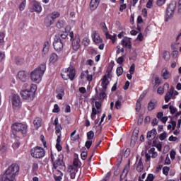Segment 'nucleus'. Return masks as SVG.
<instances>
[{
    "label": "nucleus",
    "instance_id": "obj_7",
    "mask_svg": "<svg viewBox=\"0 0 181 181\" xmlns=\"http://www.w3.org/2000/svg\"><path fill=\"white\" fill-rule=\"evenodd\" d=\"M177 3L176 1H172L168 4L166 9L165 21L168 22L169 19H172L175 15V11L176 10Z\"/></svg>",
    "mask_w": 181,
    "mask_h": 181
},
{
    "label": "nucleus",
    "instance_id": "obj_59",
    "mask_svg": "<svg viewBox=\"0 0 181 181\" xmlns=\"http://www.w3.org/2000/svg\"><path fill=\"white\" fill-rule=\"evenodd\" d=\"M165 2H166V0H158L157 5L158 6H162V5H163V4H165Z\"/></svg>",
    "mask_w": 181,
    "mask_h": 181
},
{
    "label": "nucleus",
    "instance_id": "obj_50",
    "mask_svg": "<svg viewBox=\"0 0 181 181\" xmlns=\"http://www.w3.org/2000/svg\"><path fill=\"white\" fill-rule=\"evenodd\" d=\"M91 145H93V141H87L85 144V146L87 149H90V148H91Z\"/></svg>",
    "mask_w": 181,
    "mask_h": 181
},
{
    "label": "nucleus",
    "instance_id": "obj_15",
    "mask_svg": "<svg viewBox=\"0 0 181 181\" xmlns=\"http://www.w3.org/2000/svg\"><path fill=\"white\" fill-rule=\"evenodd\" d=\"M156 134L158 132H156V129H153L151 131L148 132L147 133V139L148 141H152V139H155L156 138Z\"/></svg>",
    "mask_w": 181,
    "mask_h": 181
},
{
    "label": "nucleus",
    "instance_id": "obj_62",
    "mask_svg": "<svg viewBox=\"0 0 181 181\" xmlns=\"http://www.w3.org/2000/svg\"><path fill=\"white\" fill-rule=\"evenodd\" d=\"M155 83H156V86H159V84H160V79H159L158 76H156Z\"/></svg>",
    "mask_w": 181,
    "mask_h": 181
},
{
    "label": "nucleus",
    "instance_id": "obj_32",
    "mask_svg": "<svg viewBox=\"0 0 181 181\" xmlns=\"http://www.w3.org/2000/svg\"><path fill=\"white\" fill-rule=\"evenodd\" d=\"M149 153H151V158H153V159H155V158H156L158 156V153L155 152V148H151L149 151H148Z\"/></svg>",
    "mask_w": 181,
    "mask_h": 181
},
{
    "label": "nucleus",
    "instance_id": "obj_34",
    "mask_svg": "<svg viewBox=\"0 0 181 181\" xmlns=\"http://www.w3.org/2000/svg\"><path fill=\"white\" fill-rule=\"evenodd\" d=\"M64 27V21L63 20H59L57 23V28L58 29H62V28Z\"/></svg>",
    "mask_w": 181,
    "mask_h": 181
},
{
    "label": "nucleus",
    "instance_id": "obj_40",
    "mask_svg": "<svg viewBox=\"0 0 181 181\" xmlns=\"http://www.w3.org/2000/svg\"><path fill=\"white\" fill-rule=\"evenodd\" d=\"M25 6H26V1L24 0L21 2V4L19 6L20 11H23V9H25Z\"/></svg>",
    "mask_w": 181,
    "mask_h": 181
},
{
    "label": "nucleus",
    "instance_id": "obj_1",
    "mask_svg": "<svg viewBox=\"0 0 181 181\" xmlns=\"http://www.w3.org/2000/svg\"><path fill=\"white\" fill-rule=\"evenodd\" d=\"M18 172H19V165L17 164H12L4 173L1 178V181H16L15 176H16Z\"/></svg>",
    "mask_w": 181,
    "mask_h": 181
},
{
    "label": "nucleus",
    "instance_id": "obj_5",
    "mask_svg": "<svg viewBox=\"0 0 181 181\" xmlns=\"http://www.w3.org/2000/svg\"><path fill=\"white\" fill-rule=\"evenodd\" d=\"M51 161L53 164L54 169H57L59 166L64 168V163L63 162V156L51 153Z\"/></svg>",
    "mask_w": 181,
    "mask_h": 181
},
{
    "label": "nucleus",
    "instance_id": "obj_35",
    "mask_svg": "<svg viewBox=\"0 0 181 181\" xmlns=\"http://www.w3.org/2000/svg\"><path fill=\"white\" fill-rule=\"evenodd\" d=\"M87 138L88 141H91V139H94V132L90 131L89 132L87 133Z\"/></svg>",
    "mask_w": 181,
    "mask_h": 181
},
{
    "label": "nucleus",
    "instance_id": "obj_17",
    "mask_svg": "<svg viewBox=\"0 0 181 181\" xmlns=\"http://www.w3.org/2000/svg\"><path fill=\"white\" fill-rule=\"evenodd\" d=\"M54 23V21L52 18V16L47 15L45 18V25L47 28L52 26Z\"/></svg>",
    "mask_w": 181,
    "mask_h": 181
},
{
    "label": "nucleus",
    "instance_id": "obj_46",
    "mask_svg": "<svg viewBox=\"0 0 181 181\" xmlns=\"http://www.w3.org/2000/svg\"><path fill=\"white\" fill-rule=\"evenodd\" d=\"M166 136H168V134L166 133V132H164L163 134L160 135V140L163 141L166 139Z\"/></svg>",
    "mask_w": 181,
    "mask_h": 181
},
{
    "label": "nucleus",
    "instance_id": "obj_23",
    "mask_svg": "<svg viewBox=\"0 0 181 181\" xmlns=\"http://www.w3.org/2000/svg\"><path fill=\"white\" fill-rule=\"evenodd\" d=\"M93 42L96 43V45L98 43H101V42H103V40H101V38L100 37V35H98L95 32L93 33Z\"/></svg>",
    "mask_w": 181,
    "mask_h": 181
},
{
    "label": "nucleus",
    "instance_id": "obj_21",
    "mask_svg": "<svg viewBox=\"0 0 181 181\" xmlns=\"http://www.w3.org/2000/svg\"><path fill=\"white\" fill-rule=\"evenodd\" d=\"M156 107V100H151L148 104V111H153Z\"/></svg>",
    "mask_w": 181,
    "mask_h": 181
},
{
    "label": "nucleus",
    "instance_id": "obj_18",
    "mask_svg": "<svg viewBox=\"0 0 181 181\" xmlns=\"http://www.w3.org/2000/svg\"><path fill=\"white\" fill-rule=\"evenodd\" d=\"M174 90H175V88H173V86H172L170 88V89L169 90V91L167 93V94L165 96V103H169V101H170V98H172V97H173Z\"/></svg>",
    "mask_w": 181,
    "mask_h": 181
},
{
    "label": "nucleus",
    "instance_id": "obj_57",
    "mask_svg": "<svg viewBox=\"0 0 181 181\" xmlns=\"http://www.w3.org/2000/svg\"><path fill=\"white\" fill-rule=\"evenodd\" d=\"M134 72H135V65H134V64H132V65L130 66L129 73H130L131 74H134Z\"/></svg>",
    "mask_w": 181,
    "mask_h": 181
},
{
    "label": "nucleus",
    "instance_id": "obj_9",
    "mask_svg": "<svg viewBox=\"0 0 181 181\" xmlns=\"http://www.w3.org/2000/svg\"><path fill=\"white\" fill-rule=\"evenodd\" d=\"M31 156L36 159H40L45 156V150L42 147H35L31 149Z\"/></svg>",
    "mask_w": 181,
    "mask_h": 181
},
{
    "label": "nucleus",
    "instance_id": "obj_30",
    "mask_svg": "<svg viewBox=\"0 0 181 181\" xmlns=\"http://www.w3.org/2000/svg\"><path fill=\"white\" fill-rule=\"evenodd\" d=\"M68 170L69 172H70V173H76L78 172V169L77 167L73 166V165H69L68 168Z\"/></svg>",
    "mask_w": 181,
    "mask_h": 181
},
{
    "label": "nucleus",
    "instance_id": "obj_14",
    "mask_svg": "<svg viewBox=\"0 0 181 181\" xmlns=\"http://www.w3.org/2000/svg\"><path fill=\"white\" fill-rule=\"evenodd\" d=\"M18 77L21 81H26L29 79V76L25 71H20L18 74Z\"/></svg>",
    "mask_w": 181,
    "mask_h": 181
},
{
    "label": "nucleus",
    "instance_id": "obj_20",
    "mask_svg": "<svg viewBox=\"0 0 181 181\" xmlns=\"http://www.w3.org/2000/svg\"><path fill=\"white\" fill-rule=\"evenodd\" d=\"M108 84H110V81L107 78V76L105 75L102 78V83H101V86L103 87L104 91H106L107 86H108Z\"/></svg>",
    "mask_w": 181,
    "mask_h": 181
},
{
    "label": "nucleus",
    "instance_id": "obj_28",
    "mask_svg": "<svg viewBox=\"0 0 181 181\" xmlns=\"http://www.w3.org/2000/svg\"><path fill=\"white\" fill-rule=\"evenodd\" d=\"M161 76L163 77L165 80H168V78H169L170 73L168 71L167 69H163Z\"/></svg>",
    "mask_w": 181,
    "mask_h": 181
},
{
    "label": "nucleus",
    "instance_id": "obj_43",
    "mask_svg": "<svg viewBox=\"0 0 181 181\" xmlns=\"http://www.w3.org/2000/svg\"><path fill=\"white\" fill-rule=\"evenodd\" d=\"M82 43L84 45V46H88V45H90V40L87 37H85L83 39Z\"/></svg>",
    "mask_w": 181,
    "mask_h": 181
},
{
    "label": "nucleus",
    "instance_id": "obj_64",
    "mask_svg": "<svg viewBox=\"0 0 181 181\" xmlns=\"http://www.w3.org/2000/svg\"><path fill=\"white\" fill-rule=\"evenodd\" d=\"M163 117V112H160L157 114V118L158 119L161 120Z\"/></svg>",
    "mask_w": 181,
    "mask_h": 181
},
{
    "label": "nucleus",
    "instance_id": "obj_22",
    "mask_svg": "<svg viewBox=\"0 0 181 181\" xmlns=\"http://www.w3.org/2000/svg\"><path fill=\"white\" fill-rule=\"evenodd\" d=\"M33 124L35 125V128L36 129H38L39 128H40V127H42V119L40 117L35 118V119L33 122Z\"/></svg>",
    "mask_w": 181,
    "mask_h": 181
},
{
    "label": "nucleus",
    "instance_id": "obj_24",
    "mask_svg": "<svg viewBox=\"0 0 181 181\" xmlns=\"http://www.w3.org/2000/svg\"><path fill=\"white\" fill-rule=\"evenodd\" d=\"M122 101V95L118 96V100L115 102V108L117 110H120L121 108V103Z\"/></svg>",
    "mask_w": 181,
    "mask_h": 181
},
{
    "label": "nucleus",
    "instance_id": "obj_49",
    "mask_svg": "<svg viewBox=\"0 0 181 181\" xmlns=\"http://www.w3.org/2000/svg\"><path fill=\"white\" fill-rule=\"evenodd\" d=\"M131 153V149L127 148L124 151V158H128Z\"/></svg>",
    "mask_w": 181,
    "mask_h": 181
},
{
    "label": "nucleus",
    "instance_id": "obj_45",
    "mask_svg": "<svg viewBox=\"0 0 181 181\" xmlns=\"http://www.w3.org/2000/svg\"><path fill=\"white\" fill-rule=\"evenodd\" d=\"M59 111H60V107H59V105L55 104L54 106V109L52 110V112L57 113V112H59Z\"/></svg>",
    "mask_w": 181,
    "mask_h": 181
},
{
    "label": "nucleus",
    "instance_id": "obj_36",
    "mask_svg": "<svg viewBox=\"0 0 181 181\" xmlns=\"http://www.w3.org/2000/svg\"><path fill=\"white\" fill-rule=\"evenodd\" d=\"M116 73L117 76L119 77V76H122V73H124V69L122 68V66H119L117 69Z\"/></svg>",
    "mask_w": 181,
    "mask_h": 181
},
{
    "label": "nucleus",
    "instance_id": "obj_56",
    "mask_svg": "<svg viewBox=\"0 0 181 181\" xmlns=\"http://www.w3.org/2000/svg\"><path fill=\"white\" fill-rule=\"evenodd\" d=\"M33 168V171H36V170H37V169H39V165L36 163H34L33 164V168Z\"/></svg>",
    "mask_w": 181,
    "mask_h": 181
},
{
    "label": "nucleus",
    "instance_id": "obj_33",
    "mask_svg": "<svg viewBox=\"0 0 181 181\" xmlns=\"http://www.w3.org/2000/svg\"><path fill=\"white\" fill-rule=\"evenodd\" d=\"M100 26L102 29V30L105 33H107L108 32V28H107V25H105V23H101L100 24Z\"/></svg>",
    "mask_w": 181,
    "mask_h": 181
},
{
    "label": "nucleus",
    "instance_id": "obj_38",
    "mask_svg": "<svg viewBox=\"0 0 181 181\" xmlns=\"http://www.w3.org/2000/svg\"><path fill=\"white\" fill-rule=\"evenodd\" d=\"M16 63L18 66H21L25 63V59L23 58H18L16 59Z\"/></svg>",
    "mask_w": 181,
    "mask_h": 181
},
{
    "label": "nucleus",
    "instance_id": "obj_16",
    "mask_svg": "<svg viewBox=\"0 0 181 181\" xmlns=\"http://www.w3.org/2000/svg\"><path fill=\"white\" fill-rule=\"evenodd\" d=\"M67 32L62 31L55 36V39L63 42V40L67 38Z\"/></svg>",
    "mask_w": 181,
    "mask_h": 181
},
{
    "label": "nucleus",
    "instance_id": "obj_61",
    "mask_svg": "<svg viewBox=\"0 0 181 181\" xmlns=\"http://www.w3.org/2000/svg\"><path fill=\"white\" fill-rule=\"evenodd\" d=\"M147 181H153V174H148L147 179L146 180Z\"/></svg>",
    "mask_w": 181,
    "mask_h": 181
},
{
    "label": "nucleus",
    "instance_id": "obj_44",
    "mask_svg": "<svg viewBox=\"0 0 181 181\" xmlns=\"http://www.w3.org/2000/svg\"><path fill=\"white\" fill-rule=\"evenodd\" d=\"M163 59H165L166 62H168V60H169V57H170V56L169 55V52H164L163 54Z\"/></svg>",
    "mask_w": 181,
    "mask_h": 181
},
{
    "label": "nucleus",
    "instance_id": "obj_55",
    "mask_svg": "<svg viewBox=\"0 0 181 181\" xmlns=\"http://www.w3.org/2000/svg\"><path fill=\"white\" fill-rule=\"evenodd\" d=\"M100 126H96L95 127V129H96V134L98 135H100V134H101V130L103 129V127H99Z\"/></svg>",
    "mask_w": 181,
    "mask_h": 181
},
{
    "label": "nucleus",
    "instance_id": "obj_27",
    "mask_svg": "<svg viewBox=\"0 0 181 181\" xmlns=\"http://www.w3.org/2000/svg\"><path fill=\"white\" fill-rule=\"evenodd\" d=\"M105 35L106 39H110V40L112 41V43L115 42V39H117V35L114 34V35H111L108 32L106 33Z\"/></svg>",
    "mask_w": 181,
    "mask_h": 181
},
{
    "label": "nucleus",
    "instance_id": "obj_48",
    "mask_svg": "<svg viewBox=\"0 0 181 181\" xmlns=\"http://www.w3.org/2000/svg\"><path fill=\"white\" fill-rule=\"evenodd\" d=\"M81 156L83 160H86V159H87V151H82Z\"/></svg>",
    "mask_w": 181,
    "mask_h": 181
},
{
    "label": "nucleus",
    "instance_id": "obj_58",
    "mask_svg": "<svg viewBox=\"0 0 181 181\" xmlns=\"http://www.w3.org/2000/svg\"><path fill=\"white\" fill-rule=\"evenodd\" d=\"M5 59V52L0 51V63Z\"/></svg>",
    "mask_w": 181,
    "mask_h": 181
},
{
    "label": "nucleus",
    "instance_id": "obj_10",
    "mask_svg": "<svg viewBox=\"0 0 181 181\" xmlns=\"http://www.w3.org/2000/svg\"><path fill=\"white\" fill-rule=\"evenodd\" d=\"M11 103L13 110H19V108H21V105H22L21 97H19L18 95H13Z\"/></svg>",
    "mask_w": 181,
    "mask_h": 181
},
{
    "label": "nucleus",
    "instance_id": "obj_41",
    "mask_svg": "<svg viewBox=\"0 0 181 181\" xmlns=\"http://www.w3.org/2000/svg\"><path fill=\"white\" fill-rule=\"evenodd\" d=\"M170 169V168L169 167H167V166L164 167L163 168V175H165V176H168V175L169 174Z\"/></svg>",
    "mask_w": 181,
    "mask_h": 181
},
{
    "label": "nucleus",
    "instance_id": "obj_2",
    "mask_svg": "<svg viewBox=\"0 0 181 181\" xmlns=\"http://www.w3.org/2000/svg\"><path fill=\"white\" fill-rule=\"evenodd\" d=\"M11 129L13 131L11 134L13 138H18L21 136V135L25 136V135L28 134V125H26V124L14 123L11 127Z\"/></svg>",
    "mask_w": 181,
    "mask_h": 181
},
{
    "label": "nucleus",
    "instance_id": "obj_26",
    "mask_svg": "<svg viewBox=\"0 0 181 181\" xmlns=\"http://www.w3.org/2000/svg\"><path fill=\"white\" fill-rule=\"evenodd\" d=\"M49 15L51 16V18L54 22V21H56V19H57V18L60 17V13H59L57 11H54L52 13H49Z\"/></svg>",
    "mask_w": 181,
    "mask_h": 181
},
{
    "label": "nucleus",
    "instance_id": "obj_60",
    "mask_svg": "<svg viewBox=\"0 0 181 181\" xmlns=\"http://www.w3.org/2000/svg\"><path fill=\"white\" fill-rule=\"evenodd\" d=\"M157 93H158V94H160V95L163 94V93H164V89H163V88L160 86V87L158 88V90H157Z\"/></svg>",
    "mask_w": 181,
    "mask_h": 181
},
{
    "label": "nucleus",
    "instance_id": "obj_53",
    "mask_svg": "<svg viewBox=\"0 0 181 181\" xmlns=\"http://www.w3.org/2000/svg\"><path fill=\"white\" fill-rule=\"evenodd\" d=\"M117 63H118V64H122V63H124V57H119L117 59Z\"/></svg>",
    "mask_w": 181,
    "mask_h": 181
},
{
    "label": "nucleus",
    "instance_id": "obj_42",
    "mask_svg": "<svg viewBox=\"0 0 181 181\" xmlns=\"http://www.w3.org/2000/svg\"><path fill=\"white\" fill-rule=\"evenodd\" d=\"M136 112H139V111H141V102L139 100H137L136 103Z\"/></svg>",
    "mask_w": 181,
    "mask_h": 181
},
{
    "label": "nucleus",
    "instance_id": "obj_47",
    "mask_svg": "<svg viewBox=\"0 0 181 181\" xmlns=\"http://www.w3.org/2000/svg\"><path fill=\"white\" fill-rule=\"evenodd\" d=\"M106 96L107 95L105 94V90H104L103 89V91L101 92L99 95L100 100H104V98H105Z\"/></svg>",
    "mask_w": 181,
    "mask_h": 181
},
{
    "label": "nucleus",
    "instance_id": "obj_19",
    "mask_svg": "<svg viewBox=\"0 0 181 181\" xmlns=\"http://www.w3.org/2000/svg\"><path fill=\"white\" fill-rule=\"evenodd\" d=\"M100 0H91L90 3V8L92 11L97 9L98 5H100Z\"/></svg>",
    "mask_w": 181,
    "mask_h": 181
},
{
    "label": "nucleus",
    "instance_id": "obj_63",
    "mask_svg": "<svg viewBox=\"0 0 181 181\" xmlns=\"http://www.w3.org/2000/svg\"><path fill=\"white\" fill-rule=\"evenodd\" d=\"M110 177H111V173H107L105 178L103 179L102 181H108Z\"/></svg>",
    "mask_w": 181,
    "mask_h": 181
},
{
    "label": "nucleus",
    "instance_id": "obj_25",
    "mask_svg": "<svg viewBox=\"0 0 181 181\" xmlns=\"http://www.w3.org/2000/svg\"><path fill=\"white\" fill-rule=\"evenodd\" d=\"M58 94L57 95V98L58 100H63V96L64 95V89L59 88L57 90Z\"/></svg>",
    "mask_w": 181,
    "mask_h": 181
},
{
    "label": "nucleus",
    "instance_id": "obj_54",
    "mask_svg": "<svg viewBox=\"0 0 181 181\" xmlns=\"http://www.w3.org/2000/svg\"><path fill=\"white\" fill-rule=\"evenodd\" d=\"M170 156L171 159H175V156H176V152L173 150H172L170 153Z\"/></svg>",
    "mask_w": 181,
    "mask_h": 181
},
{
    "label": "nucleus",
    "instance_id": "obj_31",
    "mask_svg": "<svg viewBox=\"0 0 181 181\" xmlns=\"http://www.w3.org/2000/svg\"><path fill=\"white\" fill-rule=\"evenodd\" d=\"M44 54H46L49 52V42H45L44 44V47L42 49Z\"/></svg>",
    "mask_w": 181,
    "mask_h": 181
},
{
    "label": "nucleus",
    "instance_id": "obj_4",
    "mask_svg": "<svg viewBox=\"0 0 181 181\" xmlns=\"http://www.w3.org/2000/svg\"><path fill=\"white\" fill-rule=\"evenodd\" d=\"M35 93H36V85L30 84V88L23 90L21 92V94L23 100H28V101H32V100L35 98Z\"/></svg>",
    "mask_w": 181,
    "mask_h": 181
},
{
    "label": "nucleus",
    "instance_id": "obj_6",
    "mask_svg": "<svg viewBox=\"0 0 181 181\" xmlns=\"http://www.w3.org/2000/svg\"><path fill=\"white\" fill-rule=\"evenodd\" d=\"M61 76L64 80H69V78L73 81L74 80V77H76V69L74 66H69L62 71Z\"/></svg>",
    "mask_w": 181,
    "mask_h": 181
},
{
    "label": "nucleus",
    "instance_id": "obj_3",
    "mask_svg": "<svg viewBox=\"0 0 181 181\" xmlns=\"http://www.w3.org/2000/svg\"><path fill=\"white\" fill-rule=\"evenodd\" d=\"M46 71V64H41L37 68L31 72V80L34 83H40L42 77Z\"/></svg>",
    "mask_w": 181,
    "mask_h": 181
},
{
    "label": "nucleus",
    "instance_id": "obj_13",
    "mask_svg": "<svg viewBox=\"0 0 181 181\" xmlns=\"http://www.w3.org/2000/svg\"><path fill=\"white\" fill-rule=\"evenodd\" d=\"M122 45L124 47H128V49L132 48V45L131 44V38L128 37H125L124 39L122 40Z\"/></svg>",
    "mask_w": 181,
    "mask_h": 181
},
{
    "label": "nucleus",
    "instance_id": "obj_29",
    "mask_svg": "<svg viewBox=\"0 0 181 181\" xmlns=\"http://www.w3.org/2000/svg\"><path fill=\"white\" fill-rule=\"evenodd\" d=\"M58 57L55 53H52L49 57V62L50 63H56V61L57 60Z\"/></svg>",
    "mask_w": 181,
    "mask_h": 181
},
{
    "label": "nucleus",
    "instance_id": "obj_12",
    "mask_svg": "<svg viewBox=\"0 0 181 181\" xmlns=\"http://www.w3.org/2000/svg\"><path fill=\"white\" fill-rule=\"evenodd\" d=\"M31 5V12H42V6L36 1H33L30 3Z\"/></svg>",
    "mask_w": 181,
    "mask_h": 181
},
{
    "label": "nucleus",
    "instance_id": "obj_52",
    "mask_svg": "<svg viewBox=\"0 0 181 181\" xmlns=\"http://www.w3.org/2000/svg\"><path fill=\"white\" fill-rule=\"evenodd\" d=\"M170 111L171 112V114H175L176 113V111H177V109H176V107H173V106H170Z\"/></svg>",
    "mask_w": 181,
    "mask_h": 181
},
{
    "label": "nucleus",
    "instance_id": "obj_51",
    "mask_svg": "<svg viewBox=\"0 0 181 181\" xmlns=\"http://www.w3.org/2000/svg\"><path fill=\"white\" fill-rule=\"evenodd\" d=\"M55 128H56V131H55L56 134L58 136L60 135V132L62 131V125H59V127H57Z\"/></svg>",
    "mask_w": 181,
    "mask_h": 181
},
{
    "label": "nucleus",
    "instance_id": "obj_11",
    "mask_svg": "<svg viewBox=\"0 0 181 181\" xmlns=\"http://www.w3.org/2000/svg\"><path fill=\"white\" fill-rule=\"evenodd\" d=\"M53 46L56 52H62L63 50V41L54 38Z\"/></svg>",
    "mask_w": 181,
    "mask_h": 181
},
{
    "label": "nucleus",
    "instance_id": "obj_37",
    "mask_svg": "<svg viewBox=\"0 0 181 181\" xmlns=\"http://www.w3.org/2000/svg\"><path fill=\"white\" fill-rule=\"evenodd\" d=\"M95 115H97V110L95 109V107H93L92 113L90 115L91 119H93V120L95 119Z\"/></svg>",
    "mask_w": 181,
    "mask_h": 181
},
{
    "label": "nucleus",
    "instance_id": "obj_8",
    "mask_svg": "<svg viewBox=\"0 0 181 181\" xmlns=\"http://www.w3.org/2000/svg\"><path fill=\"white\" fill-rule=\"evenodd\" d=\"M69 36L71 37V41L72 42V47L74 50L77 52V50L80 49V37H78V35H76L74 37V33L73 31L69 33Z\"/></svg>",
    "mask_w": 181,
    "mask_h": 181
},
{
    "label": "nucleus",
    "instance_id": "obj_39",
    "mask_svg": "<svg viewBox=\"0 0 181 181\" xmlns=\"http://www.w3.org/2000/svg\"><path fill=\"white\" fill-rule=\"evenodd\" d=\"M5 37V34L4 32H0V46H2V45H4V39Z\"/></svg>",
    "mask_w": 181,
    "mask_h": 181
}]
</instances>
